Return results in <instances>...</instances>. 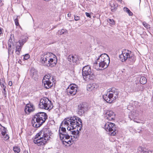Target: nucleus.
Instances as JSON below:
<instances>
[{"label":"nucleus","instance_id":"obj_26","mask_svg":"<svg viewBox=\"0 0 153 153\" xmlns=\"http://www.w3.org/2000/svg\"><path fill=\"white\" fill-rule=\"evenodd\" d=\"M7 129L4 127H2L1 129V133L3 136H4L6 133Z\"/></svg>","mask_w":153,"mask_h":153},{"label":"nucleus","instance_id":"obj_31","mask_svg":"<svg viewBox=\"0 0 153 153\" xmlns=\"http://www.w3.org/2000/svg\"><path fill=\"white\" fill-rule=\"evenodd\" d=\"M138 150L139 151H140L141 152H142V153H143V151H145L144 150V148L142 147H139L138 149Z\"/></svg>","mask_w":153,"mask_h":153},{"label":"nucleus","instance_id":"obj_4","mask_svg":"<svg viewBox=\"0 0 153 153\" xmlns=\"http://www.w3.org/2000/svg\"><path fill=\"white\" fill-rule=\"evenodd\" d=\"M47 119V116L46 113H38L33 117L31 120L32 125L34 127L38 128L45 122Z\"/></svg>","mask_w":153,"mask_h":153},{"label":"nucleus","instance_id":"obj_7","mask_svg":"<svg viewBox=\"0 0 153 153\" xmlns=\"http://www.w3.org/2000/svg\"><path fill=\"white\" fill-rule=\"evenodd\" d=\"M39 106L40 108L48 110L51 109L53 105L51 102L48 98L44 97L40 100Z\"/></svg>","mask_w":153,"mask_h":153},{"label":"nucleus","instance_id":"obj_8","mask_svg":"<svg viewBox=\"0 0 153 153\" xmlns=\"http://www.w3.org/2000/svg\"><path fill=\"white\" fill-rule=\"evenodd\" d=\"M82 71L83 79L85 81L92 79L94 76V74L91 72L90 66L88 65L83 67Z\"/></svg>","mask_w":153,"mask_h":153},{"label":"nucleus","instance_id":"obj_37","mask_svg":"<svg viewBox=\"0 0 153 153\" xmlns=\"http://www.w3.org/2000/svg\"><path fill=\"white\" fill-rule=\"evenodd\" d=\"M85 14L87 17L91 18V16L88 13L86 12L85 13Z\"/></svg>","mask_w":153,"mask_h":153},{"label":"nucleus","instance_id":"obj_12","mask_svg":"<svg viewBox=\"0 0 153 153\" xmlns=\"http://www.w3.org/2000/svg\"><path fill=\"white\" fill-rule=\"evenodd\" d=\"M77 85L75 84L70 85L67 88L66 91L68 95L73 96L76 93Z\"/></svg>","mask_w":153,"mask_h":153},{"label":"nucleus","instance_id":"obj_29","mask_svg":"<svg viewBox=\"0 0 153 153\" xmlns=\"http://www.w3.org/2000/svg\"><path fill=\"white\" fill-rule=\"evenodd\" d=\"M143 25L146 28H150V25L147 23L145 22H144L143 23Z\"/></svg>","mask_w":153,"mask_h":153},{"label":"nucleus","instance_id":"obj_18","mask_svg":"<svg viewBox=\"0 0 153 153\" xmlns=\"http://www.w3.org/2000/svg\"><path fill=\"white\" fill-rule=\"evenodd\" d=\"M86 108L85 105L83 104H80L78 107V114L80 116H82L84 114Z\"/></svg>","mask_w":153,"mask_h":153},{"label":"nucleus","instance_id":"obj_22","mask_svg":"<svg viewBox=\"0 0 153 153\" xmlns=\"http://www.w3.org/2000/svg\"><path fill=\"white\" fill-rule=\"evenodd\" d=\"M147 82L146 78L143 76L141 77L140 79V82L142 84H145Z\"/></svg>","mask_w":153,"mask_h":153},{"label":"nucleus","instance_id":"obj_6","mask_svg":"<svg viewBox=\"0 0 153 153\" xmlns=\"http://www.w3.org/2000/svg\"><path fill=\"white\" fill-rule=\"evenodd\" d=\"M106 94L104 95L103 97L107 102L112 103L117 98L118 95V92L115 88L109 89Z\"/></svg>","mask_w":153,"mask_h":153},{"label":"nucleus","instance_id":"obj_25","mask_svg":"<svg viewBox=\"0 0 153 153\" xmlns=\"http://www.w3.org/2000/svg\"><path fill=\"white\" fill-rule=\"evenodd\" d=\"M13 150L15 153H19L20 152L19 148L17 146H15L13 147Z\"/></svg>","mask_w":153,"mask_h":153},{"label":"nucleus","instance_id":"obj_39","mask_svg":"<svg viewBox=\"0 0 153 153\" xmlns=\"http://www.w3.org/2000/svg\"><path fill=\"white\" fill-rule=\"evenodd\" d=\"M142 131V130L141 129H138L137 130V132L140 133L141 131Z\"/></svg>","mask_w":153,"mask_h":153},{"label":"nucleus","instance_id":"obj_13","mask_svg":"<svg viewBox=\"0 0 153 153\" xmlns=\"http://www.w3.org/2000/svg\"><path fill=\"white\" fill-rule=\"evenodd\" d=\"M26 42L25 39H23L19 40L18 42H17L16 44V53L19 55L20 54L22 48L24 43Z\"/></svg>","mask_w":153,"mask_h":153},{"label":"nucleus","instance_id":"obj_34","mask_svg":"<svg viewBox=\"0 0 153 153\" xmlns=\"http://www.w3.org/2000/svg\"><path fill=\"white\" fill-rule=\"evenodd\" d=\"M2 137L5 140H7L9 138V136L7 134H6V135L5 134L4 136H3Z\"/></svg>","mask_w":153,"mask_h":153},{"label":"nucleus","instance_id":"obj_3","mask_svg":"<svg viewBox=\"0 0 153 153\" xmlns=\"http://www.w3.org/2000/svg\"><path fill=\"white\" fill-rule=\"evenodd\" d=\"M56 56L53 54L49 52L44 53L41 56L40 61L45 66H54L57 62Z\"/></svg>","mask_w":153,"mask_h":153},{"label":"nucleus","instance_id":"obj_24","mask_svg":"<svg viewBox=\"0 0 153 153\" xmlns=\"http://www.w3.org/2000/svg\"><path fill=\"white\" fill-rule=\"evenodd\" d=\"M123 10L124 11L127 13L129 16H131L132 15L133 13L130 10H129V9L128 8L126 7H124L123 8Z\"/></svg>","mask_w":153,"mask_h":153},{"label":"nucleus","instance_id":"obj_43","mask_svg":"<svg viewBox=\"0 0 153 153\" xmlns=\"http://www.w3.org/2000/svg\"><path fill=\"white\" fill-rule=\"evenodd\" d=\"M117 0L119 2H121L122 1V0Z\"/></svg>","mask_w":153,"mask_h":153},{"label":"nucleus","instance_id":"obj_28","mask_svg":"<svg viewBox=\"0 0 153 153\" xmlns=\"http://www.w3.org/2000/svg\"><path fill=\"white\" fill-rule=\"evenodd\" d=\"M108 22L110 24L112 25H114L115 24V22L114 20L112 19H107Z\"/></svg>","mask_w":153,"mask_h":153},{"label":"nucleus","instance_id":"obj_1","mask_svg":"<svg viewBox=\"0 0 153 153\" xmlns=\"http://www.w3.org/2000/svg\"><path fill=\"white\" fill-rule=\"evenodd\" d=\"M62 127L59 128V137L64 144H72L79 136V131L82 127L81 120L76 116L65 119L62 122Z\"/></svg>","mask_w":153,"mask_h":153},{"label":"nucleus","instance_id":"obj_14","mask_svg":"<svg viewBox=\"0 0 153 153\" xmlns=\"http://www.w3.org/2000/svg\"><path fill=\"white\" fill-rule=\"evenodd\" d=\"M139 112L138 111L134 110L131 112V113L129 115V117L131 120H132L135 122L144 123H143L140 122V121L137 120V117L139 116Z\"/></svg>","mask_w":153,"mask_h":153},{"label":"nucleus","instance_id":"obj_42","mask_svg":"<svg viewBox=\"0 0 153 153\" xmlns=\"http://www.w3.org/2000/svg\"><path fill=\"white\" fill-rule=\"evenodd\" d=\"M24 153H28L27 152L25 151L24 152Z\"/></svg>","mask_w":153,"mask_h":153},{"label":"nucleus","instance_id":"obj_32","mask_svg":"<svg viewBox=\"0 0 153 153\" xmlns=\"http://www.w3.org/2000/svg\"><path fill=\"white\" fill-rule=\"evenodd\" d=\"M14 21L15 23V25L16 26H19V23L18 20V19L17 17L16 18L14 19Z\"/></svg>","mask_w":153,"mask_h":153},{"label":"nucleus","instance_id":"obj_21","mask_svg":"<svg viewBox=\"0 0 153 153\" xmlns=\"http://www.w3.org/2000/svg\"><path fill=\"white\" fill-rule=\"evenodd\" d=\"M110 5L111 7L112 11H114V9L117 8V6L114 1L112 0L110 3Z\"/></svg>","mask_w":153,"mask_h":153},{"label":"nucleus","instance_id":"obj_35","mask_svg":"<svg viewBox=\"0 0 153 153\" xmlns=\"http://www.w3.org/2000/svg\"><path fill=\"white\" fill-rule=\"evenodd\" d=\"M143 153H153V151L150 150L145 151L143 152Z\"/></svg>","mask_w":153,"mask_h":153},{"label":"nucleus","instance_id":"obj_27","mask_svg":"<svg viewBox=\"0 0 153 153\" xmlns=\"http://www.w3.org/2000/svg\"><path fill=\"white\" fill-rule=\"evenodd\" d=\"M67 33V31L65 29H62L60 31H59V34L60 35L63 34H66Z\"/></svg>","mask_w":153,"mask_h":153},{"label":"nucleus","instance_id":"obj_20","mask_svg":"<svg viewBox=\"0 0 153 153\" xmlns=\"http://www.w3.org/2000/svg\"><path fill=\"white\" fill-rule=\"evenodd\" d=\"M8 51L9 52L11 51V48L12 46H13V48H16V45H14L13 43V41L12 39H11L10 38L8 40Z\"/></svg>","mask_w":153,"mask_h":153},{"label":"nucleus","instance_id":"obj_15","mask_svg":"<svg viewBox=\"0 0 153 153\" xmlns=\"http://www.w3.org/2000/svg\"><path fill=\"white\" fill-rule=\"evenodd\" d=\"M105 118L109 120H111L114 119L115 114L112 111L106 110L105 111Z\"/></svg>","mask_w":153,"mask_h":153},{"label":"nucleus","instance_id":"obj_44","mask_svg":"<svg viewBox=\"0 0 153 153\" xmlns=\"http://www.w3.org/2000/svg\"><path fill=\"white\" fill-rule=\"evenodd\" d=\"M1 1H2V0H0V3H1Z\"/></svg>","mask_w":153,"mask_h":153},{"label":"nucleus","instance_id":"obj_33","mask_svg":"<svg viewBox=\"0 0 153 153\" xmlns=\"http://www.w3.org/2000/svg\"><path fill=\"white\" fill-rule=\"evenodd\" d=\"M30 57V55L29 54H26L24 56V59L25 60L28 59Z\"/></svg>","mask_w":153,"mask_h":153},{"label":"nucleus","instance_id":"obj_16","mask_svg":"<svg viewBox=\"0 0 153 153\" xmlns=\"http://www.w3.org/2000/svg\"><path fill=\"white\" fill-rule=\"evenodd\" d=\"M35 109L33 105L31 103L27 104L25 106V111L27 114L34 111Z\"/></svg>","mask_w":153,"mask_h":153},{"label":"nucleus","instance_id":"obj_11","mask_svg":"<svg viewBox=\"0 0 153 153\" xmlns=\"http://www.w3.org/2000/svg\"><path fill=\"white\" fill-rule=\"evenodd\" d=\"M104 128L108 134L111 136H114L116 134V127L115 125L112 123L108 122L104 125Z\"/></svg>","mask_w":153,"mask_h":153},{"label":"nucleus","instance_id":"obj_23","mask_svg":"<svg viewBox=\"0 0 153 153\" xmlns=\"http://www.w3.org/2000/svg\"><path fill=\"white\" fill-rule=\"evenodd\" d=\"M0 84L1 87L2 88H6L5 83L4 80L2 78L0 79Z\"/></svg>","mask_w":153,"mask_h":153},{"label":"nucleus","instance_id":"obj_5","mask_svg":"<svg viewBox=\"0 0 153 153\" xmlns=\"http://www.w3.org/2000/svg\"><path fill=\"white\" fill-rule=\"evenodd\" d=\"M98 62L99 68H95L97 70H102V68H106L108 66L110 63V58L106 54H102L97 59V62L94 65H97Z\"/></svg>","mask_w":153,"mask_h":153},{"label":"nucleus","instance_id":"obj_10","mask_svg":"<svg viewBox=\"0 0 153 153\" xmlns=\"http://www.w3.org/2000/svg\"><path fill=\"white\" fill-rule=\"evenodd\" d=\"M54 76L51 74L45 76L42 80L44 87L47 89L50 88L53 85L52 82H54Z\"/></svg>","mask_w":153,"mask_h":153},{"label":"nucleus","instance_id":"obj_2","mask_svg":"<svg viewBox=\"0 0 153 153\" xmlns=\"http://www.w3.org/2000/svg\"><path fill=\"white\" fill-rule=\"evenodd\" d=\"M50 131L49 129L44 128L36 136L34 143L39 146H44L46 144L50 138Z\"/></svg>","mask_w":153,"mask_h":153},{"label":"nucleus","instance_id":"obj_17","mask_svg":"<svg viewBox=\"0 0 153 153\" xmlns=\"http://www.w3.org/2000/svg\"><path fill=\"white\" fill-rule=\"evenodd\" d=\"M98 87V85L96 83L90 84L87 85V89L89 91H95Z\"/></svg>","mask_w":153,"mask_h":153},{"label":"nucleus","instance_id":"obj_30","mask_svg":"<svg viewBox=\"0 0 153 153\" xmlns=\"http://www.w3.org/2000/svg\"><path fill=\"white\" fill-rule=\"evenodd\" d=\"M3 91L2 92V93L4 95V97L5 98H6L7 97V91L6 90V88H3Z\"/></svg>","mask_w":153,"mask_h":153},{"label":"nucleus","instance_id":"obj_40","mask_svg":"<svg viewBox=\"0 0 153 153\" xmlns=\"http://www.w3.org/2000/svg\"><path fill=\"white\" fill-rule=\"evenodd\" d=\"M2 33V29H1V28L0 27V35Z\"/></svg>","mask_w":153,"mask_h":153},{"label":"nucleus","instance_id":"obj_38","mask_svg":"<svg viewBox=\"0 0 153 153\" xmlns=\"http://www.w3.org/2000/svg\"><path fill=\"white\" fill-rule=\"evenodd\" d=\"M8 85L10 86H11L12 85V83L11 81H9L8 82Z\"/></svg>","mask_w":153,"mask_h":153},{"label":"nucleus","instance_id":"obj_45","mask_svg":"<svg viewBox=\"0 0 153 153\" xmlns=\"http://www.w3.org/2000/svg\"><path fill=\"white\" fill-rule=\"evenodd\" d=\"M11 36H12V34L11 35Z\"/></svg>","mask_w":153,"mask_h":153},{"label":"nucleus","instance_id":"obj_41","mask_svg":"<svg viewBox=\"0 0 153 153\" xmlns=\"http://www.w3.org/2000/svg\"><path fill=\"white\" fill-rule=\"evenodd\" d=\"M67 15L68 17H70L71 16V14L70 13H68Z\"/></svg>","mask_w":153,"mask_h":153},{"label":"nucleus","instance_id":"obj_36","mask_svg":"<svg viewBox=\"0 0 153 153\" xmlns=\"http://www.w3.org/2000/svg\"><path fill=\"white\" fill-rule=\"evenodd\" d=\"M80 19V17L78 16H74V20L76 21H78Z\"/></svg>","mask_w":153,"mask_h":153},{"label":"nucleus","instance_id":"obj_19","mask_svg":"<svg viewBox=\"0 0 153 153\" xmlns=\"http://www.w3.org/2000/svg\"><path fill=\"white\" fill-rule=\"evenodd\" d=\"M78 58L76 55L73 56L72 55H69L68 57V60L70 62L76 63L77 61Z\"/></svg>","mask_w":153,"mask_h":153},{"label":"nucleus","instance_id":"obj_9","mask_svg":"<svg viewBox=\"0 0 153 153\" xmlns=\"http://www.w3.org/2000/svg\"><path fill=\"white\" fill-rule=\"evenodd\" d=\"M120 60L123 62L126 61L128 59L131 62V63H133L136 60L135 57L131 52L128 50L127 52L123 51L122 53L119 56Z\"/></svg>","mask_w":153,"mask_h":153}]
</instances>
